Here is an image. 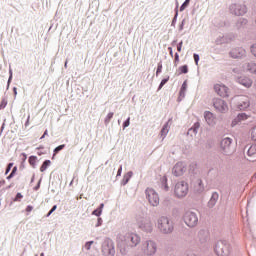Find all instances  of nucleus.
Here are the masks:
<instances>
[{"instance_id":"1","label":"nucleus","mask_w":256,"mask_h":256,"mask_svg":"<svg viewBox=\"0 0 256 256\" xmlns=\"http://www.w3.org/2000/svg\"><path fill=\"white\" fill-rule=\"evenodd\" d=\"M157 227L159 231H161V233H165V234L173 233V229H174L173 222L165 216H162L158 219Z\"/></svg>"},{"instance_id":"2","label":"nucleus","mask_w":256,"mask_h":256,"mask_svg":"<svg viewBox=\"0 0 256 256\" xmlns=\"http://www.w3.org/2000/svg\"><path fill=\"white\" fill-rule=\"evenodd\" d=\"M174 193L178 198L186 197L189 193V184L185 181L178 182L175 185Z\"/></svg>"},{"instance_id":"3","label":"nucleus","mask_w":256,"mask_h":256,"mask_svg":"<svg viewBox=\"0 0 256 256\" xmlns=\"http://www.w3.org/2000/svg\"><path fill=\"white\" fill-rule=\"evenodd\" d=\"M146 197L152 207H157V205H159V194H157L153 188L146 189Z\"/></svg>"},{"instance_id":"4","label":"nucleus","mask_w":256,"mask_h":256,"mask_svg":"<svg viewBox=\"0 0 256 256\" xmlns=\"http://www.w3.org/2000/svg\"><path fill=\"white\" fill-rule=\"evenodd\" d=\"M199 219L197 218V214L193 213V212H186L184 215V223H186V225L188 227H195V225H197Z\"/></svg>"},{"instance_id":"5","label":"nucleus","mask_w":256,"mask_h":256,"mask_svg":"<svg viewBox=\"0 0 256 256\" xmlns=\"http://www.w3.org/2000/svg\"><path fill=\"white\" fill-rule=\"evenodd\" d=\"M214 91L219 97H229V88L225 84H215Z\"/></svg>"},{"instance_id":"6","label":"nucleus","mask_w":256,"mask_h":256,"mask_svg":"<svg viewBox=\"0 0 256 256\" xmlns=\"http://www.w3.org/2000/svg\"><path fill=\"white\" fill-rule=\"evenodd\" d=\"M143 250L146 255H155L157 252V244L153 241H147L143 246Z\"/></svg>"},{"instance_id":"7","label":"nucleus","mask_w":256,"mask_h":256,"mask_svg":"<svg viewBox=\"0 0 256 256\" xmlns=\"http://www.w3.org/2000/svg\"><path fill=\"white\" fill-rule=\"evenodd\" d=\"M185 171H187V167L183 162L176 163L172 169V173L173 175H175V177H181V175H183Z\"/></svg>"},{"instance_id":"8","label":"nucleus","mask_w":256,"mask_h":256,"mask_svg":"<svg viewBox=\"0 0 256 256\" xmlns=\"http://www.w3.org/2000/svg\"><path fill=\"white\" fill-rule=\"evenodd\" d=\"M214 107L220 113H227V111H229V106H227V103L219 98L214 101Z\"/></svg>"},{"instance_id":"9","label":"nucleus","mask_w":256,"mask_h":256,"mask_svg":"<svg viewBox=\"0 0 256 256\" xmlns=\"http://www.w3.org/2000/svg\"><path fill=\"white\" fill-rule=\"evenodd\" d=\"M102 252L105 256L115 255V246H113V242H105L102 246Z\"/></svg>"},{"instance_id":"10","label":"nucleus","mask_w":256,"mask_h":256,"mask_svg":"<svg viewBox=\"0 0 256 256\" xmlns=\"http://www.w3.org/2000/svg\"><path fill=\"white\" fill-rule=\"evenodd\" d=\"M204 119L210 127H214V125H217V118L215 117V114L211 111H205L204 112Z\"/></svg>"},{"instance_id":"11","label":"nucleus","mask_w":256,"mask_h":256,"mask_svg":"<svg viewBox=\"0 0 256 256\" xmlns=\"http://www.w3.org/2000/svg\"><path fill=\"white\" fill-rule=\"evenodd\" d=\"M237 105H238V109H240V110L249 108V105H251V102L249 101V97L239 96L237 98Z\"/></svg>"},{"instance_id":"12","label":"nucleus","mask_w":256,"mask_h":256,"mask_svg":"<svg viewBox=\"0 0 256 256\" xmlns=\"http://www.w3.org/2000/svg\"><path fill=\"white\" fill-rule=\"evenodd\" d=\"M232 13H234V15H245L247 13V7L245 5H237V4H233L230 7Z\"/></svg>"},{"instance_id":"13","label":"nucleus","mask_w":256,"mask_h":256,"mask_svg":"<svg viewBox=\"0 0 256 256\" xmlns=\"http://www.w3.org/2000/svg\"><path fill=\"white\" fill-rule=\"evenodd\" d=\"M138 227L142 229V231H146V233L153 231V224L149 220H141L138 222Z\"/></svg>"},{"instance_id":"14","label":"nucleus","mask_w":256,"mask_h":256,"mask_svg":"<svg viewBox=\"0 0 256 256\" xmlns=\"http://www.w3.org/2000/svg\"><path fill=\"white\" fill-rule=\"evenodd\" d=\"M220 149L222 153H229L231 151V138H224L220 142Z\"/></svg>"},{"instance_id":"15","label":"nucleus","mask_w":256,"mask_h":256,"mask_svg":"<svg viewBox=\"0 0 256 256\" xmlns=\"http://www.w3.org/2000/svg\"><path fill=\"white\" fill-rule=\"evenodd\" d=\"M126 241L129 243L130 247H136V245H139L141 238H139L137 234H128L126 236Z\"/></svg>"},{"instance_id":"16","label":"nucleus","mask_w":256,"mask_h":256,"mask_svg":"<svg viewBox=\"0 0 256 256\" xmlns=\"http://www.w3.org/2000/svg\"><path fill=\"white\" fill-rule=\"evenodd\" d=\"M231 57L233 59H239L245 55V49L243 48H234L230 52Z\"/></svg>"},{"instance_id":"17","label":"nucleus","mask_w":256,"mask_h":256,"mask_svg":"<svg viewBox=\"0 0 256 256\" xmlns=\"http://www.w3.org/2000/svg\"><path fill=\"white\" fill-rule=\"evenodd\" d=\"M215 252L217 253L218 256H227L229 255V250H227V246L225 245H217L215 247Z\"/></svg>"},{"instance_id":"18","label":"nucleus","mask_w":256,"mask_h":256,"mask_svg":"<svg viewBox=\"0 0 256 256\" xmlns=\"http://www.w3.org/2000/svg\"><path fill=\"white\" fill-rule=\"evenodd\" d=\"M195 193H203L205 191V186L203 185V180L198 179L194 184Z\"/></svg>"},{"instance_id":"19","label":"nucleus","mask_w":256,"mask_h":256,"mask_svg":"<svg viewBox=\"0 0 256 256\" xmlns=\"http://www.w3.org/2000/svg\"><path fill=\"white\" fill-rule=\"evenodd\" d=\"M246 119H249V116H247V114H238V116L232 121V127H235V125H237V123H240V121H246Z\"/></svg>"},{"instance_id":"20","label":"nucleus","mask_w":256,"mask_h":256,"mask_svg":"<svg viewBox=\"0 0 256 256\" xmlns=\"http://www.w3.org/2000/svg\"><path fill=\"white\" fill-rule=\"evenodd\" d=\"M238 83H240V85H243L244 87H251V85H253V81L247 77L244 78H238Z\"/></svg>"},{"instance_id":"21","label":"nucleus","mask_w":256,"mask_h":256,"mask_svg":"<svg viewBox=\"0 0 256 256\" xmlns=\"http://www.w3.org/2000/svg\"><path fill=\"white\" fill-rule=\"evenodd\" d=\"M246 71H249L250 73H255L256 74V64L255 63H248L245 66Z\"/></svg>"},{"instance_id":"22","label":"nucleus","mask_w":256,"mask_h":256,"mask_svg":"<svg viewBox=\"0 0 256 256\" xmlns=\"http://www.w3.org/2000/svg\"><path fill=\"white\" fill-rule=\"evenodd\" d=\"M218 199H219V195L213 194L210 201L208 202L209 207H215V203H217Z\"/></svg>"},{"instance_id":"23","label":"nucleus","mask_w":256,"mask_h":256,"mask_svg":"<svg viewBox=\"0 0 256 256\" xmlns=\"http://www.w3.org/2000/svg\"><path fill=\"white\" fill-rule=\"evenodd\" d=\"M248 156L249 157H253V159H256V145H252L249 149H248Z\"/></svg>"},{"instance_id":"24","label":"nucleus","mask_w":256,"mask_h":256,"mask_svg":"<svg viewBox=\"0 0 256 256\" xmlns=\"http://www.w3.org/2000/svg\"><path fill=\"white\" fill-rule=\"evenodd\" d=\"M131 177H133V172H127L126 175H124L123 180H122V185H127V183H129V179H131Z\"/></svg>"},{"instance_id":"25","label":"nucleus","mask_w":256,"mask_h":256,"mask_svg":"<svg viewBox=\"0 0 256 256\" xmlns=\"http://www.w3.org/2000/svg\"><path fill=\"white\" fill-rule=\"evenodd\" d=\"M49 165H51V160L44 161L42 166L40 167L41 173L47 171V167H49Z\"/></svg>"},{"instance_id":"26","label":"nucleus","mask_w":256,"mask_h":256,"mask_svg":"<svg viewBox=\"0 0 256 256\" xmlns=\"http://www.w3.org/2000/svg\"><path fill=\"white\" fill-rule=\"evenodd\" d=\"M29 164L32 166V167H35L36 163H37V156H30L29 159Z\"/></svg>"},{"instance_id":"27","label":"nucleus","mask_w":256,"mask_h":256,"mask_svg":"<svg viewBox=\"0 0 256 256\" xmlns=\"http://www.w3.org/2000/svg\"><path fill=\"white\" fill-rule=\"evenodd\" d=\"M185 91H187V82H184L182 84L181 90H180V95L185 96Z\"/></svg>"},{"instance_id":"28","label":"nucleus","mask_w":256,"mask_h":256,"mask_svg":"<svg viewBox=\"0 0 256 256\" xmlns=\"http://www.w3.org/2000/svg\"><path fill=\"white\" fill-rule=\"evenodd\" d=\"M179 71L180 73H184V74L189 73V67L187 65L181 66L179 67Z\"/></svg>"},{"instance_id":"29","label":"nucleus","mask_w":256,"mask_h":256,"mask_svg":"<svg viewBox=\"0 0 256 256\" xmlns=\"http://www.w3.org/2000/svg\"><path fill=\"white\" fill-rule=\"evenodd\" d=\"M169 124H165L161 130V135H167L169 133Z\"/></svg>"},{"instance_id":"30","label":"nucleus","mask_w":256,"mask_h":256,"mask_svg":"<svg viewBox=\"0 0 256 256\" xmlns=\"http://www.w3.org/2000/svg\"><path fill=\"white\" fill-rule=\"evenodd\" d=\"M113 115H114L113 112L108 113L106 118H105V120H104V122L106 124L109 123L111 121V119H113Z\"/></svg>"},{"instance_id":"31","label":"nucleus","mask_w":256,"mask_h":256,"mask_svg":"<svg viewBox=\"0 0 256 256\" xmlns=\"http://www.w3.org/2000/svg\"><path fill=\"white\" fill-rule=\"evenodd\" d=\"M65 149V144L59 145L54 149V153L57 154L59 151H63Z\"/></svg>"},{"instance_id":"32","label":"nucleus","mask_w":256,"mask_h":256,"mask_svg":"<svg viewBox=\"0 0 256 256\" xmlns=\"http://www.w3.org/2000/svg\"><path fill=\"white\" fill-rule=\"evenodd\" d=\"M15 173H17V167H14V168L12 169V172L10 173L9 176H7V179H8V180H9V179H13V177H15Z\"/></svg>"},{"instance_id":"33","label":"nucleus","mask_w":256,"mask_h":256,"mask_svg":"<svg viewBox=\"0 0 256 256\" xmlns=\"http://www.w3.org/2000/svg\"><path fill=\"white\" fill-rule=\"evenodd\" d=\"M251 138L253 141H256V126L251 130Z\"/></svg>"},{"instance_id":"34","label":"nucleus","mask_w":256,"mask_h":256,"mask_svg":"<svg viewBox=\"0 0 256 256\" xmlns=\"http://www.w3.org/2000/svg\"><path fill=\"white\" fill-rule=\"evenodd\" d=\"M167 81H169V77H167L166 79H163L159 85V90L163 89V86L167 83Z\"/></svg>"},{"instance_id":"35","label":"nucleus","mask_w":256,"mask_h":256,"mask_svg":"<svg viewBox=\"0 0 256 256\" xmlns=\"http://www.w3.org/2000/svg\"><path fill=\"white\" fill-rule=\"evenodd\" d=\"M187 5H189V0H186L180 7V11H185L187 8Z\"/></svg>"},{"instance_id":"36","label":"nucleus","mask_w":256,"mask_h":256,"mask_svg":"<svg viewBox=\"0 0 256 256\" xmlns=\"http://www.w3.org/2000/svg\"><path fill=\"white\" fill-rule=\"evenodd\" d=\"M102 213L101 209H96L92 212V215H95L96 217H100Z\"/></svg>"},{"instance_id":"37","label":"nucleus","mask_w":256,"mask_h":256,"mask_svg":"<svg viewBox=\"0 0 256 256\" xmlns=\"http://www.w3.org/2000/svg\"><path fill=\"white\" fill-rule=\"evenodd\" d=\"M163 71V64H158L157 70H156V75H159Z\"/></svg>"},{"instance_id":"38","label":"nucleus","mask_w":256,"mask_h":256,"mask_svg":"<svg viewBox=\"0 0 256 256\" xmlns=\"http://www.w3.org/2000/svg\"><path fill=\"white\" fill-rule=\"evenodd\" d=\"M56 210H57V205H54V206L52 207V209L48 212L47 217H50V215L53 214L54 211H56Z\"/></svg>"},{"instance_id":"39","label":"nucleus","mask_w":256,"mask_h":256,"mask_svg":"<svg viewBox=\"0 0 256 256\" xmlns=\"http://www.w3.org/2000/svg\"><path fill=\"white\" fill-rule=\"evenodd\" d=\"M179 63V54L178 53H176L175 54V58H174V65H175V67H177V64Z\"/></svg>"},{"instance_id":"40","label":"nucleus","mask_w":256,"mask_h":256,"mask_svg":"<svg viewBox=\"0 0 256 256\" xmlns=\"http://www.w3.org/2000/svg\"><path fill=\"white\" fill-rule=\"evenodd\" d=\"M93 241H89L85 244V249H87V251H89V249H91V245H93Z\"/></svg>"},{"instance_id":"41","label":"nucleus","mask_w":256,"mask_h":256,"mask_svg":"<svg viewBox=\"0 0 256 256\" xmlns=\"http://www.w3.org/2000/svg\"><path fill=\"white\" fill-rule=\"evenodd\" d=\"M251 53H252V55H254V57H256V44H254V45L251 47Z\"/></svg>"},{"instance_id":"42","label":"nucleus","mask_w":256,"mask_h":256,"mask_svg":"<svg viewBox=\"0 0 256 256\" xmlns=\"http://www.w3.org/2000/svg\"><path fill=\"white\" fill-rule=\"evenodd\" d=\"M22 197H23V194L17 193V195H16L14 201H21V198H22Z\"/></svg>"},{"instance_id":"43","label":"nucleus","mask_w":256,"mask_h":256,"mask_svg":"<svg viewBox=\"0 0 256 256\" xmlns=\"http://www.w3.org/2000/svg\"><path fill=\"white\" fill-rule=\"evenodd\" d=\"M183 48V41H181L178 45H177V51L179 53H181V49Z\"/></svg>"},{"instance_id":"44","label":"nucleus","mask_w":256,"mask_h":256,"mask_svg":"<svg viewBox=\"0 0 256 256\" xmlns=\"http://www.w3.org/2000/svg\"><path fill=\"white\" fill-rule=\"evenodd\" d=\"M130 121H131V118H128V119L124 122L123 127H124V128H125V127H129Z\"/></svg>"},{"instance_id":"45","label":"nucleus","mask_w":256,"mask_h":256,"mask_svg":"<svg viewBox=\"0 0 256 256\" xmlns=\"http://www.w3.org/2000/svg\"><path fill=\"white\" fill-rule=\"evenodd\" d=\"M194 61H195L196 65H199V55L198 54H194Z\"/></svg>"},{"instance_id":"46","label":"nucleus","mask_w":256,"mask_h":256,"mask_svg":"<svg viewBox=\"0 0 256 256\" xmlns=\"http://www.w3.org/2000/svg\"><path fill=\"white\" fill-rule=\"evenodd\" d=\"M11 167H13V163H9L8 164V166H7V168H6V175H7V173H9V171H11Z\"/></svg>"},{"instance_id":"47","label":"nucleus","mask_w":256,"mask_h":256,"mask_svg":"<svg viewBox=\"0 0 256 256\" xmlns=\"http://www.w3.org/2000/svg\"><path fill=\"white\" fill-rule=\"evenodd\" d=\"M0 107H1L2 109H5V107H7V102H6L5 100H3V101L1 102V104H0Z\"/></svg>"},{"instance_id":"48","label":"nucleus","mask_w":256,"mask_h":256,"mask_svg":"<svg viewBox=\"0 0 256 256\" xmlns=\"http://www.w3.org/2000/svg\"><path fill=\"white\" fill-rule=\"evenodd\" d=\"M122 171H123V166H120L117 172V177H121Z\"/></svg>"},{"instance_id":"49","label":"nucleus","mask_w":256,"mask_h":256,"mask_svg":"<svg viewBox=\"0 0 256 256\" xmlns=\"http://www.w3.org/2000/svg\"><path fill=\"white\" fill-rule=\"evenodd\" d=\"M102 223H103V219L98 218V223L96 224V227H101Z\"/></svg>"},{"instance_id":"50","label":"nucleus","mask_w":256,"mask_h":256,"mask_svg":"<svg viewBox=\"0 0 256 256\" xmlns=\"http://www.w3.org/2000/svg\"><path fill=\"white\" fill-rule=\"evenodd\" d=\"M31 211H33V206H27L26 207V212L31 213Z\"/></svg>"},{"instance_id":"51","label":"nucleus","mask_w":256,"mask_h":256,"mask_svg":"<svg viewBox=\"0 0 256 256\" xmlns=\"http://www.w3.org/2000/svg\"><path fill=\"white\" fill-rule=\"evenodd\" d=\"M168 51H169V53H170V56L173 57V48L169 47V48H168Z\"/></svg>"},{"instance_id":"52","label":"nucleus","mask_w":256,"mask_h":256,"mask_svg":"<svg viewBox=\"0 0 256 256\" xmlns=\"http://www.w3.org/2000/svg\"><path fill=\"white\" fill-rule=\"evenodd\" d=\"M46 135H47V130L44 132V134L42 135L41 139H45Z\"/></svg>"},{"instance_id":"53","label":"nucleus","mask_w":256,"mask_h":256,"mask_svg":"<svg viewBox=\"0 0 256 256\" xmlns=\"http://www.w3.org/2000/svg\"><path fill=\"white\" fill-rule=\"evenodd\" d=\"M120 252L121 253H125V249H120Z\"/></svg>"},{"instance_id":"54","label":"nucleus","mask_w":256,"mask_h":256,"mask_svg":"<svg viewBox=\"0 0 256 256\" xmlns=\"http://www.w3.org/2000/svg\"><path fill=\"white\" fill-rule=\"evenodd\" d=\"M103 207H104V204H101V205H100V209H103Z\"/></svg>"},{"instance_id":"55","label":"nucleus","mask_w":256,"mask_h":256,"mask_svg":"<svg viewBox=\"0 0 256 256\" xmlns=\"http://www.w3.org/2000/svg\"><path fill=\"white\" fill-rule=\"evenodd\" d=\"M40 256H45V254L41 253V255H40Z\"/></svg>"},{"instance_id":"56","label":"nucleus","mask_w":256,"mask_h":256,"mask_svg":"<svg viewBox=\"0 0 256 256\" xmlns=\"http://www.w3.org/2000/svg\"><path fill=\"white\" fill-rule=\"evenodd\" d=\"M65 67H67V62H65Z\"/></svg>"},{"instance_id":"57","label":"nucleus","mask_w":256,"mask_h":256,"mask_svg":"<svg viewBox=\"0 0 256 256\" xmlns=\"http://www.w3.org/2000/svg\"><path fill=\"white\" fill-rule=\"evenodd\" d=\"M165 189H166V191H167L168 187H167V186H165Z\"/></svg>"}]
</instances>
